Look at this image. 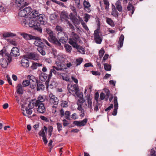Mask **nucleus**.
I'll use <instances>...</instances> for the list:
<instances>
[{"label": "nucleus", "instance_id": "nucleus-37", "mask_svg": "<svg viewBox=\"0 0 156 156\" xmlns=\"http://www.w3.org/2000/svg\"><path fill=\"white\" fill-rule=\"evenodd\" d=\"M1 66L3 68H5L8 65V62L5 59H3L0 63Z\"/></svg>", "mask_w": 156, "mask_h": 156}, {"label": "nucleus", "instance_id": "nucleus-54", "mask_svg": "<svg viewBox=\"0 0 156 156\" xmlns=\"http://www.w3.org/2000/svg\"><path fill=\"white\" fill-rule=\"evenodd\" d=\"M57 110V106H55L53 105L52 106L51 108V111L52 113H55Z\"/></svg>", "mask_w": 156, "mask_h": 156}, {"label": "nucleus", "instance_id": "nucleus-36", "mask_svg": "<svg viewBox=\"0 0 156 156\" xmlns=\"http://www.w3.org/2000/svg\"><path fill=\"white\" fill-rule=\"evenodd\" d=\"M112 15L114 16L117 17L118 16V12L116 11V9H115V7L114 6V8H112Z\"/></svg>", "mask_w": 156, "mask_h": 156}, {"label": "nucleus", "instance_id": "nucleus-48", "mask_svg": "<svg viewBox=\"0 0 156 156\" xmlns=\"http://www.w3.org/2000/svg\"><path fill=\"white\" fill-rule=\"evenodd\" d=\"M28 107L29 108H26V113L27 114L29 115H31L32 112V109L33 108H30L28 106Z\"/></svg>", "mask_w": 156, "mask_h": 156}, {"label": "nucleus", "instance_id": "nucleus-41", "mask_svg": "<svg viewBox=\"0 0 156 156\" xmlns=\"http://www.w3.org/2000/svg\"><path fill=\"white\" fill-rule=\"evenodd\" d=\"M64 47L66 51L68 52H71L72 49L71 46L68 44H65Z\"/></svg>", "mask_w": 156, "mask_h": 156}, {"label": "nucleus", "instance_id": "nucleus-34", "mask_svg": "<svg viewBox=\"0 0 156 156\" xmlns=\"http://www.w3.org/2000/svg\"><path fill=\"white\" fill-rule=\"evenodd\" d=\"M37 91L40 90H43L44 88V85L41 83H38L37 82Z\"/></svg>", "mask_w": 156, "mask_h": 156}, {"label": "nucleus", "instance_id": "nucleus-22", "mask_svg": "<svg viewBox=\"0 0 156 156\" xmlns=\"http://www.w3.org/2000/svg\"><path fill=\"white\" fill-rule=\"evenodd\" d=\"M22 66L24 67H28L29 66V61L26 58H23L21 60Z\"/></svg>", "mask_w": 156, "mask_h": 156}, {"label": "nucleus", "instance_id": "nucleus-7", "mask_svg": "<svg viewBox=\"0 0 156 156\" xmlns=\"http://www.w3.org/2000/svg\"><path fill=\"white\" fill-rule=\"evenodd\" d=\"M46 32L49 35L48 39L52 42H55L57 40L53 32L49 28L46 29Z\"/></svg>", "mask_w": 156, "mask_h": 156}, {"label": "nucleus", "instance_id": "nucleus-21", "mask_svg": "<svg viewBox=\"0 0 156 156\" xmlns=\"http://www.w3.org/2000/svg\"><path fill=\"white\" fill-rule=\"evenodd\" d=\"M20 35L25 39L27 40L34 39L35 38V36H33L31 34H28L25 33H21Z\"/></svg>", "mask_w": 156, "mask_h": 156}, {"label": "nucleus", "instance_id": "nucleus-26", "mask_svg": "<svg viewBox=\"0 0 156 156\" xmlns=\"http://www.w3.org/2000/svg\"><path fill=\"white\" fill-rule=\"evenodd\" d=\"M16 92L18 94H23V87L20 84H18L16 87Z\"/></svg>", "mask_w": 156, "mask_h": 156}, {"label": "nucleus", "instance_id": "nucleus-45", "mask_svg": "<svg viewBox=\"0 0 156 156\" xmlns=\"http://www.w3.org/2000/svg\"><path fill=\"white\" fill-rule=\"evenodd\" d=\"M61 105L63 108H66L68 107V103L66 101H62Z\"/></svg>", "mask_w": 156, "mask_h": 156}, {"label": "nucleus", "instance_id": "nucleus-62", "mask_svg": "<svg viewBox=\"0 0 156 156\" xmlns=\"http://www.w3.org/2000/svg\"><path fill=\"white\" fill-rule=\"evenodd\" d=\"M113 105L111 104L107 108H106L105 109V111H109V110H110L112 108H113Z\"/></svg>", "mask_w": 156, "mask_h": 156}, {"label": "nucleus", "instance_id": "nucleus-4", "mask_svg": "<svg viewBox=\"0 0 156 156\" xmlns=\"http://www.w3.org/2000/svg\"><path fill=\"white\" fill-rule=\"evenodd\" d=\"M67 89L70 93L74 94H75L78 96L79 88L77 84H69L68 85Z\"/></svg>", "mask_w": 156, "mask_h": 156}, {"label": "nucleus", "instance_id": "nucleus-14", "mask_svg": "<svg viewBox=\"0 0 156 156\" xmlns=\"http://www.w3.org/2000/svg\"><path fill=\"white\" fill-rule=\"evenodd\" d=\"M87 121V119L85 118L82 121H75L73 122V123L78 126H83L86 125Z\"/></svg>", "mask_w": 156, "mask_h": 156}, {"label": "nucleus", "instance_id": "nucleus-28", "mask_svg": "<svg viewBox=\"0 0 156 156\" xmlns=\"http://www.w3.org/2000/svg\"><path fill=\"white\" fill-rule=\"evenodd\" d=\"M40 80L42 81H45L47 79H48V75L44 73H41L39 76Z\"/></svg>", "mask_w": 156, "mask_h": 156}, {"label": "nucleus", "instance_id": "nucleus-15", "mask_svg": "<svg viewBox=\"0 0 156 156\" xmlns=\"http://www.w3.org/2000/svg\"><path fill=\"white\" fill-rule=\"evenodd\" d=\"M58 34L61 35V37H59V40L60 42L62 43H66L68 39V37L66 34L64 32L58 33Z\"/></svg>", "mask_w": 156, "mask_h": 156}, {"label": "nucleus", "instance_id": "nucleus-9", "mask_svg": "<svg viewBox=\"0 0 156 156\" xmlns=\"http://www.w3.org/2000/svg\"><path fill=\"white\" fill-rule=\"evenodd\" d=\"M55 69H56L53 67V69H51L50 71L52 73H53L55 75L57 73L58 77L62 79L63 80H65L66 81H68L69 80V78L67 77V75L66 73L60 72L57 73Z\"/></svg>", "mask_w": 156, "mask_h": 156}, {"label": "nucleus", "instance_id": "nucleus-43", "mask_svg": "<svg viewBox=\"0 0 156 156\" xmlns=\"http://www.w3.org/2000/svg\"><path fill=\"white\" fill-rule=\"evenodd\" d=\"M70 114V112L69 111H66L64 114L65 118L67 119H69Z\"/></svg>", "mask_w": 156, "mask_h": 156}, {"label": "nucleus", "instance_id": "nucleus-49", "mask_svg": "<svg viewBox=\"0 0 156 156\" xmlns=\"http://www.w3.org/2000/svg\"><path fill=\"white\" fill-rule=\"evenodd\" d=\"M55 30L59 32V33H61L62 32L63 28L61 26L57 25L55 27Z\"/></svg>", "mask_w": 156, "mask_h": 156}, {"label": "nucleus", "instance_id": "nucleus-25", "mask_svg": "<svg viewBox=\"0 0 156 156\" xmlns=\"http://www.w3.org/2000/svg\"><path fill=\"white\" fill-rule=\"evenodd\" d=\"M73 47L76 48L80 53L82 54H85V51L84 48L80 45H78L77 44H76V45L75 46H73Z\"/></svg>", "mask_w": 156, "mask_h": 156}, {"label": "nucleus", "instance_id": "nucleus-12", "mask_svg": "<svg viewBox=\"0 0 156 156\" xmlns=\"http://www.w3.org/2000/svg\"><path fill=\"white\" fill-rule=\"evenodd\" d=\"M27 56L28 58L35 61L38 60L40 58V55L35 52L29 53Z\"/></svg>", "mask_w": 156, "mask_h": 156}, {"label": "nucleus", "instance_id": "nucleus-29", "mask_svg": "<svg viewBox=\"0 0 156 156\" xmlns=\"http://www.w3.org/2000/svg\"><path fill=\"white\" fill-rule=\"evenodd\" d=\"M44 130L46 132L47 130V128L46 126H44V129H41L39 132L38 134L40 136L42 137L45 136V134Z\"/></svg>", "mask_w": 156, "mask_h": 156}, {"label": "nucleus", "instance_id": "nucleus-8", "mask_svg": "<svg viewBox=\"0 0 156 156\" xmlns=\"http://www.w3.org/2000/svg\"><path fill=\"white\" fill-rule=\"evenodd\" d=\"M46 96L42 95H39L37 98V100H32L30 103V105H37L39 103H43L42 102L44 101L46 98Z\"/></svg>", "mask_w": 156, "mask_h": 156}, {"label": "nucleus", "instance_id": "nucleus-24", "mask_svg": "<svg viewBox=\"0 0 156 156\" xmlns=\"http://www.w3.org/2000/svg\"><path fill=\"white\" fill-rule=\"evenodd\" d=\"M127 9L128 11H130L129 15L131 16L135 10L133 6L131 4L129 3L127 8Z\"/></svg>", "mask_w": 156, "mask_h": 156}, {"label": "nucleus", "instance_id": "nucleus-47", "mask_svg": "<svg viewBox=\"0 0 156 156\" xmlns=\"http://www.w3.org/2000/svg\"><path fill=\"white\" fill-rule=\"evenodd\" d=\"M87 102L88 104V108L90 110H92V102L91 100L88 99L87 100Z\"/></svg>", "mask_w": 156, "mask_h": 156}, {"label": "nucleus", "instance_id": "nucleus-35", "mask_svg": "<svg viewBox=\"0 0 156 156\" xmlns=\"http://www.w3.org/2000/svg\"><path fill=\"white\" fill-rule=\"evenodd\" d=\"M106 21L107 23L112 27H114L115 26L114 23L111 18L108 17L106 18Z\"/></svg>", "mask_w": 156, "mask_h": 156}, {"label": "nucleus", "instance_id": "nucleus-58", "mask_svg": "<svg viewBox=\"0 0 156 156\" xmlns=\"http://www.w3.org/2000/svg\"><path fill=\"white\" fill-rule=\"evenodd\" d=\"M84 67H93V65L90 62H89L85 64L84 65Z\"/></svg>", "mask_w": 156, "mask_h": 156}, {"label": "nucleus", "instance_id": "nucleus-42", "mask_svg": "<svg viewBox=\"0 0 156 156\" xmlns=\"http://www.w3.org/2000/svg\"><path fill=\"white\" fill-rule=\"evenodd\" d=\"M18 16L20 17H24L26 16L24 9L20 10L18 13Z\"/></svg>", "mask_w": 156, "mask_h": 156}, {"label": "nucleus", "instance_id": "nucleus-50", "mask_svg": "<svg viewBox=\"0 0 156 156\" xmlns=\"http://www.w3.org/2000/svg\"><path fill=\"white\" fill-rule=\"evenodd\" d=\"M105 51L104 49H101L99 52V56L100 58H102L105 53Z\"/></svg>", "mask_w": 156, "mask_h": 156}, {"label": "nucleus", "instance_id": "nucleus-53", "mask_svg": "<svg viewBox=\"0 0 156 156\" xmlns=\"http://www.w3.org/2000/svg\"><path fill=\"white\" fill-rule=\"evenodd\" d=\"M81 24L82 25L83 27L87 31L89 30L88 28L87 27L86 24L84 22H81Z\"/></svg>", "mask_w": 156, "mask_h": 156}, {"label": "nucleus", "instance_id": "nucleus-20", "mask_svg": "<svg viewBox=\"0 0 156 156\" xmlns=\"http://www.w3.org/2000/svg\"><path fill=\"white\" fill-rule=\"evenodd\" d=\"M36 21L38 22L40 24V26L41 25H44L45 22L44 21V16L41 14H40L37 17Z\"/></svg>", "mask_w": 156, "mask_h": 156}, {"label": "nucleus", "instance_id": "nucleus-13", "mask_svg": "<svg viewBox=\"0 0 156 156\" xmlns=\"http://www.w3.org/2000/svg\"><path fill=\"white\" fill-rule=\"evenodd\" d=\"M56 63L57 66H54L53 67L57 70L63 71L64 69H67L66 64H64L60 62H56Z\"/></svg>", "mask_w": 156, "mask_h": 156}, {"label": "nucleus", "instance_id": "nucleus-30", "mask_svg": "<svg viewBox=\"0 0 156 156\" xmlns=\"http://www.w3.org/2000/svg\"><path fill=\"white\" fill-rule=\"evenodd\" d=\"M40 14L39 12L36 10H33L30 14V17H35L36 19L37 17Z\"/></svg>", "mask_w": 156, "mask_h": 156}, {"label": "nucleus", "instance_id": "nucleus-40", "mask_svg": "<svg viewBox=\"0 0 156 156\" xmlns=\"http://www.w3.org/2000/svg\"><path fill=\"white\" fill-rule=\"evenodd\" d=\"M83 59L82 58H79L76 59V66L80 65L83 62Z\"/></svg>", "mask_w": 156, "mask_h": 156}, {"label": "nucleus", "instance_id": "nucleus-64", "mask_svg": "<svg viewBox=\"0 0 156 156\" xmlns=\"http://www.w3.org/2000/svg\"><path fill=\"white\" fill-rule=\"evenodd\" d=\"M72 118L73 119H76L78 118L76 114L74 113L72 115Z\"/></svg>", "mask_w": 156, "mask_h": 156}, {"label": "nucleus", "instance_id": "nucleus-52", "mask_svg": "<svg viewBox=\"0 0 156 156\" xmlns=\"http://www.w3.org/2000/svg\"><path fill=\"white\" fill-rule=\"evenodd\" d=\"M56 124L58 131L59 132L60 131L62 130V124L60 123H57Z\"/></svg>", "mask_w": 156, "mask_h": 156}, {"label": "nucleus", "instance_id": "nucleus-32", "mask_svg": "<svg viewBox=\"0 0 156 156\" xmlns=\"http://www.w3.org/2000/svg\"><path fill=\"white\" fill-rule=\"evenodd\" d=\"M42 65L41 63L34 62L31 66V68L32 69H37V67L41 66Z\"/></svg>", "mask_w": 156, "mask_h": 156}, {"label": "nucleus", "instance_id": "nucleus-11", "mask_svg": "<svg viewBox=\"0 0 156 156\" xmlns=\"http://www.w3.org/2000/svg\"><path fill=\"white\" fill-rule=\"evenodd\" d=\"M48 101L50 104L56 105L58 104L59 100L54 95L51 93L49 95Z\"/></svg>", "mask_w": 156, "mask_h": 156}, {"label": "nucleus", "instance_id": "nucleus-16", "mask_svg": "<svg viewBox=\"0 0 156 156\" xmlns=\"http://www.w3.org/2000/svg\"><path fill=\"white\" fill-rule=\"evenodd\" d=\"M114 109L112 112V115H116L117 113V110L118 108V104L117 102V97L115 96L114 98Z\"/></svg>", "mask_w": 156, "mask_h": 156}, {"label": "nucleus", "instance_id": "nucleus-39", "mask_svg": "<svg viewBox=\"0 0 156 156\" xmlns=\"http://www.w3.org/2000/svg\"><path fill=\"white\" fill-rule=\"evenodd\" d=\"M104 69L105 70L107 71H109L111 70V66L107 63H104Z\"/></svg>", "mask_w": 156, "mask_h": 156}, {"label": "nucleus", "instance_id": "nucleus-18", "mask_svg": "<svg viewBox=\"0 0 156 156\" xmlns=\"http://www.w3.org/2000/svg\"><path fill=\"white\" fill-rule=\"evenodd\" d=\"M83 5L84 10L88 12H90L91 11V5L89 2L86 0H84L83 2Z\"/></svg>", "mask_w": 156, "mask_h": 156}, {"label": "nucleus", "instance_id": "nucleus-60", "mask_svg": "<svg viewBox=\"0 0 156 156\" xmlns=\"http://www.w3.org/2000/svg\"><path fill=\"white\" fill-rule=\"evenodd\" d=\"M71 79L75 83H78V80L77 79L75 78L74 76H73L71 77Z\"/></svg>", "mask_w": 156, "mask_h": 156}, {"label": "nucleus", "instance_id": "nucleus-56", "mask_svg": "<svg viewBox=\"0 0 156 156\" xmlns=\"http://www.w3.org/2000/svg\"><path fill=\"white\" fill-rule=\"evenodd\" d=\"M90 15L88 14H86L84 17V20L86 22H87L89 20V19L90 18Z\"/></svg>", "mask_w": 156, "mask_h": 156}, {"label": "nucleus", "instance_id": "nucleus-46", "mask_svg": "<svg viewBox=\"0 0 156 156\" xmlns=\"http://www.w3.org/2000/svg\"><path fill=\"white\" fill-rule=\"evenodd\" d=\"M53 130V127L52 126H49L48 128V135L51 136L52 135V132Z\"/></svg>", "mask_w": 156, "mask_h": 156}, {"label": "nucleus", "instance_id": "nucleus-55", "mask_svg": "<svg viewBox=\"0 0 156 156\" xmlns=\"http://www.w3.org/2000/svg\"><path fill=\"white\" fill-rule=\"evenodd\" d=\"M108 56L109 55L108 54H105L103 58L102 62V63H105V61L108 58Z\"/></svg>", "mask_w": 156, "mask_h": 156}, {"label": "nucleus", "instance_id": "nucleus-44", "mask_svg": "<svg viewBox=\"0 0 156 156\" xmlns=\"http://www.w3.org/2000/svg\"><path fill=\"white\" fill-rule=\"evenodd\" d=\"M22 84L24 87H27L30 85V81L29 80H25L23 82Z\"/></svg>", "mask_w": 156, "mask_h": 156}, {"label": "nucleus", "instance_id": "nucleus-33", "mask_svg": "<svg viewBox=\"0 0 156 156\" xmlns=\"http://www.w3.org/2000/svg\"><path fill=\"white\" fill-rule=\"evenodd\" d=\"M116 9L119 12H121L122 10V7L121 5L120 0H118L115 3Z\"/></svg>", "mask_w": 156, "mask_h": 156}, {"label": "nucleus", "instance_id": "nucleus-27", "mask_svg": "<svg viewBox=\"0 0 156 156\" xmlns=\"http://www.w3.org/2000/svg\"><path fill=\"white\" fill-rule=\"evenodd\" d=\"M2 36L3 37L6 38L8 37L15 36L16 34L10 32H7L3 33Z\"/></svg>", "mask_w": 156, "mask_h": 156}, {"label": "nucleus", "instance_id": "nucleus-19", "mask_svg": "<svg viewBox=\"0 0 156 156\" xmlns=\"http://www.w3.org/2000/svg\"><path fill=\"white\" fill-rule=\"evenodd\" d=\"M10 54L13 56L16 57L20 55L19 49L16 47H13L11 50Z\"/></svg>", "mask_w": 156, "mask_h": 156}, {"label": "nucleus", "instance_id": "nucleus-57", "mask_svg": "<svg viewBox=\"0 0 156 156\" xmlns=\"http://www.w3.org/2000/svg\"><path fill=\"white\" fill-rule=\"evenodd\" d=\"M61 16L63 18H64L67 17V15L65 12L62 11L61 13Z\"/></svg>", "mask_w": 156, "mask_h": 156}, {"label": "nucleus", "instance_id": "nucleus-2", "mask_svg": "<svg viewBox=\"0 0 156 156\" xmlns=\"http://www.w3.org/2000/svg\"><path fill=\"white\" fill-rule=\"evenodd\" d=\"M82 97H80L78 99L77 102L78 105L77 109L80 111V116L81 117H83L85 115L84 109L82 108V106L85 101L83 97V94L81 95Z\"/></svg>", "mask_w": 156, "mask_h": 156}, {"label": "nucleus", "instance_id": "nucleus-6", "mask_svg": "<svg viewBox=\"0 0 156 156\" xmlns=\"http://www.w3.org/2000/svg\"><path fill=\"white\" fill-rule=\"evenodd\" d=\"M27 79L30 81V87L32 89H34L36 86L38 82V80L33 75H30L28 76Z\"/></svg>", "mask_w": 156, "mask_h": 156}, {"label": "nucleus", "instance_id": "nucleus-31", "mask_svg": "<svg viewBox=\"0 0 156 156\" xmlns=\"http://www.w3.org/2000/svg\"><path fill=\"white\" fill-rule=\"evenodd\" d=\"M25 12V13L26 16H28L27 17H30V14L32 10V9L30 7H27L25 8L24 9Z\"/></svg>", "mask_w": 156, "mask_h": 156}, {"label": "nucleus", "instance_id": "nucleus-23", "mask_svg": "<svg viewBox=\"0 0 156 156\" xmlns=\"http://www.w3.org/2000/svg\"><path fill=\"white\" fill-rule=\"evenodd\" d=\"M124 38L123 35L121 34L119 37V41L118 43V48L119 49L122 48L123 46Z\"/></svg>", "mask_w": 156, "mask_h": 156}, {"label": "nucleus", "instance_id": "nucleus-59", "mask_svg": "<svg viewBox=\"0 0 156 156\" xmlns=\"http://www.w3.org/2000/svg\"><path fill=\"white\" fill-rule=\"evenodd\" d=\"M40 118L42 120L45 121V122H48V121L47 118L44 116H40Z\"/></svg>", "mask_w": 156, "mask_h": 156}, {"label": "nucleus", "instance_id": "nucleus-38", "mask_svg": "<svg viewBox=\"0 0 156 156\" xmlns=\"http://www.w3.org/2000/svg\"><path fill=\"white\" fill-rule=\"evenodd\" d=\"M43 46L38 47L37 50L42 55H45V52L44 50Z\"/></svg>", "mask_w": 156, "mask_h": 156}, {"label": "nucleus", "instance_id": "nucleus-3", "mask_svg": "<svg viewBox=\"0 0 156 156\" xmlns=\"http://www.w3.org/2000/svg\"><path fill=\"white\" fill-rule=\"evenodd\" d=\"M30 105V103L29 104V106L30 108H34L35 107L37 112L38 113H44L45 111V108L43 103L38 104L37 105Z\"/></svg>", "mask_w": 156, "mask_h": 156}, {"label": "nucleus", "instance_id": "nucleus-10", "mask_svg": "<svg viewBox=\"0 0 156 156\" xmlns=\"http://www.w3.org/2000/svg\"><path fill=\"white\" fill-rule=\"evenodd\" d=\"M100 32V30L97 29L95 30L94 33V40L97 44H101L102 41V39L99 34Z\"/></svg>", "mask_w": 156, "mask_h": 156}, {"label": "nucleus", "instance_id": "nucleus-61", "mask_svg": "<svg viewBox=\"0 0 156 156\" xmlns=\"http://www.w3.org/2000/svg\"><path fill=\"white\" fill-rule=\"evenodd\" d=\"M105 98V94L103 93L102 92L100 94V98L102 100L104 99V98Z\"/></svg>", "mask_w": 156, "mask_h": 156}, {"label": "nucleus", "instance_id": "nucleus-1", "mask_svg": "<svg viewBox=\"0 0 156 156\" xmlns=\"http://www.w3.org/2000/svg\"><path fill=\"white\" fill-rule=\"evenodd\" d=\"M21 23L22 25L27 27H33L35 30H37L39 32H42V29L40 26V24L36 21V19L35 17H27L21 20Z\"/></svg>", "mask_w": 156, "mask_h": 156}, {"label": "nucleus", "instance_id": "nucleus-63", "mask_svg": "<svg viewBox=\"0 0 156 156\" xmlns=\"http://www.w3.org/2000/svg\"><path fill=\"white\" fill-rule=\"evenodd\" d=\"M60 116L61 117H63L64 115V112L63 109H61L60 110Z\"/></svg>", "mask_w": 156, "mask_h": 156}, {"label": "nucleus", "instance_id": "nucleus-51", "mask_svg": "<svg viewBox=\"0 0 156 156\" xmlns=\"http://www.w3.org/2000/svg\"><path fill=\"white\" fill-rule=\"evenodd\" d=\"M104 3L105 5H106L105 9H108L109 7V3L107 0H104Z\"/></svg>", "mask_w": 156, "mask_h": 156}, {"label": "nucleus", "instance_id": "nucleus-17", "mask_svg": "<svg viewBox=\"0 0 156 156\" xmlns=\"http://www.w3.org/2000/svg\"><path fill=\"white\" fill-rule=\"evenodd\" d=\"M34 39L35 40L34 44L36 46L38 47L44 46V43L43 41V39L41 40L39 37H35Z\"/></svg>", "mask_w": 156, "mask_h": 156}, {"label": "nucleus", "instance_id": "nucleus-5", "mask_svg": "<svg viewBox=\"0 0 156 156\" xmlns=\"http://www.w3.org/2000/svg\"><path fill=\"white\" fill-rule=\"evenodd\" d=\"M71 38L69 39V43L72 46H75L77 44V41L79 38L78 35L74 32H72L71 34Z\"/></svg>", "mask_w": 156, "mask_h": 156}]
</instances>
